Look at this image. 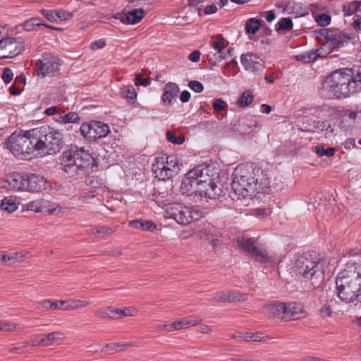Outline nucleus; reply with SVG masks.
<instances>
[{
    "instance_id": "obj_1",
    "label": "nucleus",
    "mask_w": 361,
    "mask_h": 361,
    "mask_svg": "<svg viewBox=\"0 0 361 361\" xmlns=\"http://www.w3.org/2000/svg\"><path fill=\"white\" fill-rule=\"evenodd\" d=\"M231 195L237 207H247L252 201V197L258 193L269 191L270 179L267 171L259 168L250 171L245 166H238L233 173Z\"/></svg>"
},
{
    "instance_id": "obj_2",
    "label": "nucleus",
    "mask_w": 361,
    "mask_h": 361,
    "mask_svg": "<svg viewBox=\"0 0 361 361\" xmlns=\"http://www.w3.org/2000/svg\"><path fill=\"white\" fill-rule=\"evenodd\" d=\"M322 89L330 97H349L361 90V67L334 71L323 80Z\"/></svg>"
},
{
    "instance_id": "obj_3",
    "label": "nucleus",
    "mask_w": 361,
    "mask_h": 361,
    "mask_svg": "<svg viewBox=\"0 0 361 361\" xmlns=\"http://www.w3.org/2000/svg\"><path fill=\"white\" fill-rule=\"evenodd\" d=\"M61 169L69 177L83 178L89 173L92 156L82 148L71 146L61 156Z\"/></svg>"
},
{
    "instance_id": "obj_4",
    "label": "nucleus",
    "mask_w": 361,
    "mask_h": 361,
    "mask_svg": "<svg viewBox=\"0 0 361 361\" xmlns=\"http://www.w3.org/2000/svg\"><path fill=\"white\" fill-rule=\"evenodd\" d=\"M37 154L35 157H44L48 154H56L61 151L64 145L63 134L47 126L32 128Z\"/></svg>"
},
{
    "instance_id": "obj_5",
    "label": "nucleus",
    "mask_w": 361,
    "mask_h": 361,
    "mask_svg": "<svg viewBox=\"0 0 361 361\" xmlns=\"http://www.w3.org/2000/svg\"><path fill=\"white\" fill-rule=\"evenodd\" d=\"M295 271L313 288H318L324 281V269L322 260L308 252L298 257L295 262Z\"/></svg>"
},
{
    "instance_id": "obj_6",
    "label": "nucleus",
    "mask_w": 361,
    "mask_h": 361,
    "mask_svg": "<svg viewBox=\"0 0 361 361\" xmlns=\"http://www.w3.org/2000/svg\"><path fill=\"white\" fill-rule=\"evenodd\" d=\"M336 294L345 303H351L361 296V274L344 269L336 279Z\"/></svg>"
},
{
    "instance_id": "obj_7",
    "label": "nucleus",
    "mask_w": 361,
    "mask_h": 361,
    "mask_svg": "<svg viewBox=\"0 0 361 361\" xmlns=\"http://www.w3.org/2000/svg\"><path fill=\"white\" fill-rule=\"evenodd\" d=\"M32 128L23 134L14 132L6 140L7 148L15 157L27 159L28 156L37 154V146Z\"/></svg>"
},
{
    "instance_id": "obj_8",
    "label": "nucleus",
    "mask_w": 361,
    "mask_h": 361,
    "mask_svg": "<svg viewBox=\"0 0 361 361\" xmlns=\"http://www.w3.org/2000/svg\"><path fill=\"white\" fill-rule=\"evenodd\" d=\"M238 246L247 255L261 263H276L275 255H269L265 247L251 238L242 237L237 240Z\"/></svg>"
},
{
    "instance_id": "obj_9",
    "label": "nucleus",
    "mask_w": 361,
    "mask_h": 361,
    "mask_svg": "<svg viewBox=\"0 0 361 361\" xmlns=\"http://www.w3.org/2000/svg\"><path fill=\"white\" fill-rule=\"evenodd\" d=\"M61 59L50 52L42 54V58L36 62V71L39 77H53L60 70Z\"/></svg>"
},
{
    "instance_id": "obj_10",
    "label": "nucleus",
    "mask_w": 361,
    "mask_h": 361,
    "mask_svg": "<svg viewBox=\"0 0 361 361\" xmlns=\"http://www.w3.org/2000/svg\"><path fill=\"white\" fill-rule=\"evenodd\" d=\"M80 131L85 140L95 141L96 140L105 137L110 132V130L109 126L103 122L90 121L89 122H83L80 127Z\"/></svg>"
},
{
    "instance_id": "obj_11",
    "label": "nucleus",
    "mask_w": 361,
    "mask_h": 361,
    "mask_svg": "<svg viewBox=\"0 0 361 361\" xmlns=\"http://www.w3.org/2000/svg\"><path fill=\"white\" fill-rule=\"evenodd\" d=\"M355 38V34H347L338 28H331L329 36L322 47L328 49L329 52H332L343 47Z\"/></svg>"
},
{
    "instance_id": "obj_12",
    "label": "nucleus",
    "mask_w": 361,
    "mask_h": 361,
    "mask_svg": "<svg viewBox=\"0 0 361 361\" xmlns=\"http://www.w3.org/2000/svg\"><path fill=\"white\" fill-rule=\"evenodd\" d=\"M173 188L172 178L157 179L152 194L154 197V200L163 207L166 205L167 202H170L173 199Z\"/></svg>"
},
{
    "instance_id": "obj_13",
    "label": "nucleus",
    "mask_w": 361,
    "mask_h": 361,
    "mask_svg": "<svg viewBox=\"0 0 361 361\" xmlns=\"http://www.w3.org/2000/svg\"><path fill=\"white\" fill-rule=\"evenodd\" d=\"M1 49L6 51V54L2 58H13L20 54L24 49V44L16 38L6 37L3 40L0 46Z\"/></svg>"
},
{
    "instance_id": "obj_14",
    "label": "nucleus",
    "mask_w": 361,
    "mask_h": 361,
    "mask_svg": "<svg viewBox=\"0 0 361 361\" xmlns=\"http://www.w3.org/2000/svg\"><path fill=\"white\" fill-rule=\"evenodd\" d=\"M25 180V190L30 192H40L49 184L44 176L35 173H26Z\"/></svg>"
},
{
    "instance_id": "obj_15",
    "label": "nucleus",
    "mask_w": 361,
    "mask_h": 361,
    "mask_svg": "<svg viewBox=\"0 0 361 361\" xmlns=\"http://www.w3.org/2000/svg\"><path fill=\"white\" fill-rule=\"evenodd\" d=\"M146 15V11L143 8H135L128 13H117L113 18L118 19L126 25H133L140 23Z\"/></svg>"
},
{
    "instance_id": "obj_16",
    "label": "nucleus",
    "mask_w": 361,
    "mask_h": 361,
    "mask_svg": "<svg viewBox=\"0 0 361 361\" xmlns=\"http://www.w3.org/2000/svg\"><path fill=\"white\" fill-rule=\"evenodd\" d=\"M240 61L246 71L253 73L262 71L264 68V66L259 56L253 53L242 54Z\"/></svg>"
},
{
    "instance_id": "obj_17",
    "label": "nucleus",
    "mask_w": 361,
    "mask_h": 361,
    "mask_svg": "<svg viewBox=\"0 0 361 361\" xmlns=\"http://www.w3.org/2000/svg\"><path fill=\"white\" fill-rule=\"evenodd\" d=\"M278 7L281 8L283 12L291 14L295 18L303 16L308 13L307 8L302 3L292 0L281 1Z\"/></svg>"
},
{
    "instance_id": "obj_18",
    "label": "nucleus",
    "mask_w": 361,
    "mask_h": 361,
    "mask_svg": "<svg viewBox=\"0 0 361 361\" xmlns=\"http://www.w3.org/2000/svg\"><path fill=\"white\" fill-rule=\"evenodd\" d=\"M258 122L255 116L247 115L240 118L234 125V130L240 135L250 133L257 126Z\"/></svg>"
},
{
    "instance_id": "obj_19",
    "label": "nucleus",
    "mask_w": 361,
    "mask_h": 361,
    "mask_svg": "<svg viewBox=\"0 0 361 361\" xmlns=\"http://www.w3.org/2000/svg\"><path fill=\"white\" fill-rule=\"evenodd\" d=\"M202 216V213L200 211L183 205L176 222L180 225H188L199 220Z\"/></svg>"
},
{
    "instance_id": "obj_20",
    "label": "nucleus",
    "mask_w": 361,
    "mask_h": 361,
    "mask_svg": "<svg viewBox=\"0 0 361 361\" xmlns=\"http://www.w3.org/2000/svg\"><path fill=\"white\" fill-rule=\"evenodd\" d=\"M180 92L179 87L176 83L169 82L164 85V93L161 97V100L165 105L171 106L172 104V99L178 97Z\"/></svg>"
},
{
    "instance_id": "obj_21",
    "label": "nucleus",
    "mask_w": 361,
    "mask_h": 361,
    "mask_svg": "<svg viewBox=\"0 0 361 361\" xmlns=\"http://www.w3.org/2000/svg\"><path fill=\"white\" fill-rule=\"evenodd\" d=\"M26 173H13L8 176V187L13 190H25Z\"/></svg>"
},
{
    "instance_id": "obj_22",
    "label": "nucleus",
    "mask_w": 361,
    "mask_h": 361,
    "mask_svg": "<svg viewBox=\"0 0 361 361\" xmlns=\"http://www.w3.org/2000/svg\"><path fill=\"white\" fill-rule=\"evenodd\" d=\"M27 209L35 213H44L49 215L57 214L61 212V207L48 208L42 201H32L27 205Z\"/></svg>"
},
{
    "instance_id": "obj_23",
    "label": "nucleus",
    "mask_w": 361,
    "mask_h": 361,
    "mask_svg": "<svg viewBox=\"0 0 361 361\" xmlns=\"http://www.w3.org/2000/svg\"><path fill=\"white\" fill-rule=\"evenodd\" d=\"M268 310L272 316L280 321H288L286 318V302H275L267 306Z\"/></svg>"
},
{
    "instance_id": "obj_24",
    "label": "nucleus",
    "mask_w": 361,
    "mask_h": 361,
    "mask_svg": "<svg viewBox=\"0 0 361 361\" xmlns=\"http://www.w3.org/2000/svg\"><path fill=\"white\" fill-rule=\"evenodd\" d=\"M164 162L166 166L164 176L166 177V179L172 178L180 170L177 158L173 155L167 156Z\"/></svg>"
},
{
    "instance_id": "obj_25",
    "label": "nucleus",
    "mask_w": 361,
    "mask_h": 361,
    "mask_svg": "<svg viewBox=\"0 0 361 361\" xmlns=\"http://www.w3.org/2000/svg\"><path fill=\"white\" fill-rule=\"evenodd\" d=\"M107 312H106V314L113 319L118 318L120 317H133L137 313V310L131 307H127L123 310L109 307Z\"/></svg>"
},
{
    "instance_id": "obj_26",
    "label": "nucleus",
    "mask_w": 361,
    "mask_h": 361,
    "mask_svg": "<svg viewBox=\"0 0 361 361\" xmlns=\"http://www.w3.org/2000/svg\"><path fill=\"white\" fill-rule=\"evenodd\" d=\"M119 94L122 98L126 99L130 104H133L136 102L137 93L133 86L127 85L121 87L119 90Z\"/></svg>"
},
{
    "instance_id": "obj_27",
    "label": "nucleus",
    "mask_w": 361,
    "mask_h": 361,
    "mask_svg": "<svg viewBox=\"0 0 361 361\" xmlns=\"http://www.w3.org/2000/svg\"><path fill=\"white\" fill-rule=\"evenodd\" d=\"M166 166L163 157H157L155 159V163L152 164V171L155 174V177L157 179H166L165 177Z\"/></svg>"
},
{
    "instance_id": "obj_28",
    "label": "nucleus",
    "mask_w": 361,
    "mask_h": 361,
    "mask_svg": "<svg viewBox=\"0 0 361 361\" xmlns=\"http://www.w3.org/2000/svg\"><path fill=\"white\" fill-rule=\"evenodd\" d=\"M41 336L42 346L47 347L62 339L64 337V334L61 331H54L48 334H41Z\"/></svg>"
},
{
    "instance_id": "obj_29",
    "label": "nucleus",
    "mask_w": 361,
    "mask_h": 361,
    "mask_svg": "<svg viewBox=\"0 0 361 361\" xmlns=\"http://www.w3.org/2000/svg\"><path fill=\"white\" fill-rule=\"evenodd\" d=\"M319 49H312L306 51L304 54L296 55L295 58L298 61H302L304 63H309L314 61L317 58L320 57V54L319 53Z\"/></svg>"
},
{
    "instance_id": "obj_30",
    "label": "nucleus",
    "mask_w": 361,
    "mask_h": 361,
    "mask_svg": "<svg viewBox=\"0 0 361 361\" xmlns=\"http://www.w3.org/2000/svg\"><path fill=\"white\" fill-rule=\"evenodd\" d=\"M135 346L133 342H126V343H111L106 344L102 349V352H104L106 350L111 352L116 353L118 351H121L123 349L128 348L130 347Z\"/></svg>"
},
{
    "instance_id": "obj_31",
    "label": "nucleus",
    "mask_w": 361,
    "mask_h": 361,
    "mask_svg": "<svg viewBox=\"0 0 361 361\" xmlns=\"http://www.w3.org/2000/svg\"><path fill=\"white\" fill-rule=\"evenodd\" d=\"M361 6V1L355 0L342 5V11L344 16H350L358 12Z\"/></svg>"
},
{
    "instance_id": "obj_32",
    "label": "nucleus",
    "mask_w": 361,
    "mask_h": 361,
    "mask_svg": "<svg viewBox=\"0 0 361 361\" xmlns=\"http://www.w3.org/2000/svg\"><path fill=\"white\" fill-rule=\"evenodd\" d=\"M286 318L288 320L295 319L298 317L299 314L301 312L302 307L301 305L295 302L286 303Z\"/></svg>"
},
{
    "instance_id": "obj_33",
    "label": "nucleus",
    "mask_w": 361,
    "mask_h": 361,
    "mask_svg": "<svg viewBox=\"0 0 361 361\" xmlns=\"http://www.w3.org/2000/svg\"><path fill=\"white\" fill-rule=\"evenodd\" d=\"M90 304L89 301L87 300H61V305H64V309L66 311L72 310L75 309H79L81 307H86Z\"/></svg>"
},
{
    "instance_id": "obj_34",
    "label": "nucleus",
    "mask_w": 361,
    "mask_h": 361,
    "mask_svg": "<svg viewBox=\"0 0 361 361\" xmlns=\"http://www.w3.org/2000/svg\"><path fill=\"white\" fill-rule=\"evenodd\" d=\"M262 20L255 18L248 19L245 25V30L247 34H255L261 27Z\"/></svg>"
},
{
    "instance_id": "obj_35",
    "label": "nucleus",
    "mask_w": 361,
    "mask_h": 361,
    "mask_svg": "<svg viewBox=\"0 0 361 361\" xmlns=\"http://www.w3.org/2000/svg\"><path fill=\"white\" fill-rule=\"evenodd\" d=\"M1 208L9 213L15 212L18 208L16 199L13 197H5L1 203Z\"/></svg>"
},
{
    "instance_id": "obj_36",
    "label": "nucleus",
    "mask_w": 361,
    "mask_h": 361,
    "mask_svg": "<svg viewBox=\"0 0 361 361\" xmlns=\"http://www.w3.org/2000/svg\"><path fill=\"white\" fill-rule=\"evenodd\" d=\"M253 94L250 90H245L239 97L236 104L238 106L244 108L252 104Z\"/></svg>"
},
{
    "instance_id": "obj_37",
    "label": "nucleus",
    "mask_w": 361,
    "mask_h": 361,
    "mask_svg": "<svg viewBox=\"0 0 361 361\" xmlns=\"http://www.w3.org/2000/svg\"><path fill=\"white\" fill-rule=\"evenodd\" d=\"M199 183L200 180L189 178V176L185 175L181 182L180 188L185 192H190L192 189L195 190Z\"/></svg>"
},
{
    "instance_id": "obj_38",
    "label": "nucleus",
    "mask_w": 361,
    "mask_h": 361,
    "mask_svg": "<svg viewBox=\"0 0 361 361\" xmlns=\"http://www.w3.org/2000/svg\"><path fill=\"white\" fill-rule=\"evenodd\" d=\"M293 28V23L289 18H281L276 25V30L279 32L283 31H290Z\"/></svg>"
},
{
    "instance_id": "obj_39",
    "label": "nucleus",
    "mask_w": 361,
    "mask_h": 361,
    "mask_svg": "<svg viewBox=\"0 0 361 361\" xmlns=\"http://www.w3.org/2000/svg\"><path fill=\"white\" fill-rule=\"evenodd\" d=\"M166 205H169V207L167 208V213L169 214V217L177 221L180 209H181L183 204L167 202Z\"/></svg>"
},
{
    "instance_id": "obj_40",
    "label": "nucleus",
    "mask_w": 361,
    "mask_h": 361,
    "mask_svg": "<svg viewBox=\"0 0 361 361\" xmlns=\"http://www.w3.org/2000/svg\"><path fill=\"white\" fill-rule=\"evenodd\" d=\"M166 136L167 140L173 144L181 145L185 141V136L183 134L176 135V132L173 130H167Z\"/></svg>"
},
{
    "instance_id": "obj_41",
    "label": "nucleus",
    "mask_w": 361,
    "mask_h": 361,
    "mask_svg": "<svg viewBox=\"0 0 361 361\" xmlns=\"http://www.w3.org/2000/svg\"><path fill=\"white\" fill-rule=\"evenodd\" d=\"M315 152L319 156V157H331L334 155L336 149L334 147H328L327 149H325L323 145H318L315 147Z\"/></svg>"
},
{
    "instance_id": "obj_42",
    "label": "nucleus",
    "mask_w": 361,
    "mask_h": 361,
    "mask_svg": "<svg viewBox=\"0 0 361 361\" xmlns=\"http://www.w3.org/2000/svg\"><path fill=\"white\" fill-rule=\"evenodd\" d=\"M212 181V179L210 178H207V179H200V183L195 191L198 192L200 196L204 197L205 191H207V188L209 187Z\"/></svg>"
},
{
    "instance_id": "obj_43",
    "label": "nucleus",
    "mask_w": 361,
    "mask_h": 361,
    "mask_svg": "<svg viewBox=\"0 0 361 361\" xmlns=\"http://www.w3.org/2000/svg\"><path fill=\"white\" fill-rule=\"evenodd\" d=\"M1 257V261L7 265H10L18 261V254L17 252H2Z\"/></svg>"
},
{
    "instance_id": "obj_44",
    "label": "nucleus",
    "mask_w": 361,
    "mask_h": 361,
    "mask_svg": "<svg viewBox=\"0 0 361 361\" xmlns=\"http://www.w3.org/2000/svg\"><path fill=\"white\" fill-rule=\"evenodd\" d=\"M314 20L317 24L321 27H326L331 23V16L325 13L317 14L315 16Z\"/></svg>"
},
{
    "instance_id": "obj_45",
    "label": "nucleus",
    "mask_w": 361,
    "mask_h": 361,
    "mask_svg": "<svg viewBox=\"0 0 361 361\" xmlns=\"http://www.w3.org/2000/svg\"><path fill=\"white\" fill-rule=\"evenodd\" d=\"M80 121V116L78 115V113L74 111H70L68 113L63 114V123H78Z\"/></svg>"
},
{
    "instance_id": "obj_46",
    "label": "nucleus",
    "mask_w": 361,
    "mask_h": 361,
    "mask_svg": "<svg viewBox=\"0 0 361 361\" xmlns=\"http://www.w3.org/2000/svg\"><path fill=\"white\" fill-rule=\"evenodd\" d=\"M212 299L220 302H230L229 291H220L213 294Z\"/></svg>"
},
{
    "instance_id": "obj_47",
    "label": "nucleus",
    "mask_w": 361,
    "mask_h": 361,
    "mask_svg": "<svg viewBox=\"0 0 361 361\" xmlns=\"http://www.w3.org/2000/svg\"><path fill=\"white\" fill-rule=\"evenodd\" d=\"M40 13L50 22H55L57 20L56 10L54 9H41Z\"/></svg>"
},
{
    "instance_id": "obj_48",
    "label": "nucleus",
    "mask_w": 361,
    "mask_h": 361,
    "mask_svg": "<svg viewBox=\"0 0 361 361\" xmlns=\"http://www.w3.org/2000/svg\"><path fill=\"white\" fill-rule=\"evenodd\" d=\"M20 329L19 325L14 323L0 320V331H15Z\"/></svg>"
},
{
    "instance_id": "obj_49",
    "label": "nucleus",
    "mask_w": 361,
    "mask_h": 361,
    "mask_svg": "<svg viewBox=\"0 0 361 361\" xmlns=\"http://www.w3.org/2000/svg\"><path fill=\"white\" fill-rule=\"evenodd\" d=\"M230 302H243L247 299V294H243L239 291L230 292Z\"/></svg>"
},
{
    "instance_id": "obj_50",
    "label": "nucleus",
    "mask_w": 361,
    "mask_h": 361,
    "mask_svg": "<svg viewBox=\"0 0 361 361\" xmlns=\"http://www.w3.org/2000/svg\"><path fill=\"white\" fill-rule=\"evenodd\" d=\"M228 42L221 36H217V39L214 41L212 43V46L215 50H219L220 49H224V48H226Z\"/></svg>"
},
{
    "instance_id": "obj_51",
    "label": "nucleus",
    "mask_w": 361,
    "mask_h": 361,
    "mask_svg": "<svg viewBox=\"0 0 361 361\" xmlns=\"http://www.w3.org/2000/svg\"><path fill=\"white\" fill-rule=\"evenodd\" d=\"M227 107L226 102L222 99H216L213 102V109L217 113L226 110Z\"/></svg>"
},
{
    "instance_id": "obj_52",
    "label": "nucleus",
    "mask_w": 361,
    "mask_h": 361,
    "mask_svg": "<svg viewBox=\"0 0 361 361\" xmlns=\"http://www.w3.org/2000/svg\"><path fill=\"white\" fill-rule=\"evenodd\" d=\"M216 184L212 180L209 187L207 188V191H205L204 197L206 198H209L211 200H216L218 197V195L215 193L214 190Z\"/></svg>"
},
{
    "instance_id": "obj_53",
    "label": "nucleus",
    "mask_w": 361,
    "mask_h": 361,
    "mask_svg": "<svg viewBox=\"0 0 361 361\" xmlns=\"http://www.w3.org/2000/svg\"><path fill=\"white\" fill-rule=\"evenodd\" d=\"M184 327L183 319L176 320L173 322L171 324L168 325L165 324L163 326V329L167 331H171L173 330H179Z\"/></svg>"
},
{
    "instance_id": "obj_54",
    "label": "nucleus",
    "mask_w": 361,
    "mask_h": 361,
    "mask_svg": "<svg viewBox=\"0 0 361 361\" xmlns=\"http://www.w3.org/2000/svg\"><path fill=\"white\" fill-rule=\"evenodd\" d=\"M185 175L189 176V178L193 180L196 179V180H200V179H202L203 178L202 171L199 169H193L189 171Z\"/></svg>"
},
{
    "instance_id": "obj_55",
    "label": "nucleus",
    "mask_w": 361,
    "mask_h": 361,
    "mask_svg": "<svg viewBox=\"0 0 361 361\" xmlns=\"http://www.w3.org/2000/svg\"><path fill=\"white\" fill-rule=\"evenodd\" d=\"M114 231L115 229L106 226H99L96 228V233L102 236L109 235Z\"/></svg>"
},
{
    "instance_id": "obj_56",
    "label": "nucleus",
    "mask_w": 361,
    "mask_h": 361,
    "mask_svg": "<svg viewBox=\"0 0 361 361\" xmlns=\"http://www.w3.org/2000/svg\"><path fill=\"white\" fill-rule=\"evenodd\" d=\"M188 87L196 93H200L204 90L203 85L197 80L190 81L188 82Z\"/></svg>"
},
{
    "instance_id": "obj_57",
    "label": "nucleus",
    "mask_w": 361,
    "mask_h": 361,
    "mask_svg": "<svg viewBox=\"0 0 361 361\" xmlns=\"http://www.w3.org/2000/svg\"><path fill=\"white\" fill-rule=\"evenodd\" d=\"M1 78L6 84L11 82L13 78V73L11 69L7 67L4 68L3 69Z\"/></svg>"
},
{
    "instance_id": "obj_58",
    "label": "nucleus",
    "mask_w": 361,
    "mask_h": 361,
    "mask_svg": "<svg viewBox=\"0 0 361 361\" xmlns=\"http://www.w3.org/2000/svg\"><path fill=\"white\" fill-rule=\"evenodd\" d=\"M135 85L136 86L147 87L150 85V80L149 78H142L140 74H137L135 78Z\"/></svg>"
},
{
    "instance_id": "obj_59",
    "label": "nucleus",
    "mask_w": 361,
    "mask_h": 361,
    "mask_svg": "<svg viewBox=\"0 0 361 361\" xmlns=\"http://www.w3.org/2000/svg\"><path fill=\"white\" fill-rule=\"evenodd\" d=\"M57 13V20L59 19L61 20H70L73 17V14L71 12L63 11L62 9L56 10Z\"/></svg>"
},
{
    "instance_id": "obj_60",
    "label": "nucleus",
    "mask_w": 361,
    "mask_h": 361,
    "mask_svg": "<svg viewBox=\"0 0 361 361\" xmlns=\"http://www.w3.org/2000/svg\"><path fill=\"white\" fill-rule=\"evenodd\" d=\"M142 223L143 224L142 231L152 232L157 229L156 224L151 220L142 221Z\"/></svg>"
},
{
    "instance_id": "obj_61",
    "label": "nucleus",
    "mask_w": 361,
    "mask_h": 361,
    "mask_svg": "<svg viewBox=\"0 0 361 361\" xmlns=\"http://www.w3.org/2000/svg\"><path fill=\"white\" fill-rule=\"evenodd\" d=\"M207 0H188V6L193 7L197 10L199 16H202V7L200 6L201 4L206 2Z\"/></svg>"
},
{
    "instance_id": "obj_62",
    "label": "nucleus",
    "mask_w": 361,
    "mask_h": 361,
    "mask_svg": "<svg viewBox=\"0 0 361 361\" xmlns=\"http://www.w3.org/2000/svg\"><path fill=\"white\" fill-rule=\"evenodd\" d=\"M252 336L253 342H262L265 341L266 338H267V336L262 332L252 333Z\"/></svg>"
},
{
    "instance_id": "obj_63",
    "label": "nucleus",
    "mask_w": 361,
    "mask_h": 361,
    "mask_svg": "<svg viewBox=\"0 0 361 361\" xmlns=\"http://www.w3.org/2000/svg\"><path fill=\"white\" fill-rule=\"evenodd\" d=\"M310 10L314 17L317 16V14H319V13L320 11H323V7L320 6L318 4H311L310 5Z\"/></svg>"
},
{
    "instance_id": "obj_64",
    "label": "nucleus",
    "mask_w": 361,
    "mask_h": 361,
    "mask_svg": "<svg viewBox=\"0 0 361 361\" xmlns=\"http://www.w3.org/2000/svg\"><path fill=\"white\" fill-rule=\"evenodd\" d=\"M106 46V42L104 39L95 40L91 43V48L92 49H102Z\"/></svg>"
}]
</instances>
